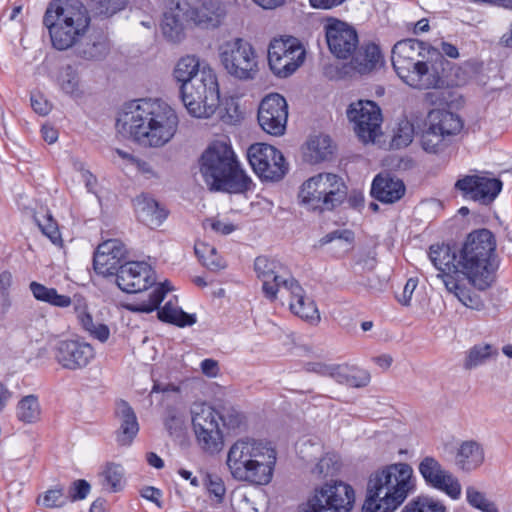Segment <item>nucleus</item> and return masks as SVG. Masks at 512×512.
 Instances as JSON below:
<instances>
[{"instance_id":"20","label":"nucleus","mask_w":512,"mask_h":512,"mask_svg":"<svg viewBox=\"0 0 512 512\" xmlns=\"http://www.w3.org/2000/svg\"><path fill=\"white\" fill-rule=\"evenodd\" d=\"M325 37L330 52L339 59H347L358 48L359 39L354 27L331 18L325 25Z\"/></svg>"},{"instance_id":"48","label":"nucleus","mask_w":512,"mask_h":512,"mask_svg":"<svg viewBox=\"0 0 512 512\" xmlns=\"http://www.w3.org/2000/svg\"><path fill=\"white\" fill-rule=\"evenodd\" d=\"M468 503L483 512H499L494 502L486 498L485 494L469 486L466 489Z\"/></svg>"},{"instance_id":"24","label":"nucleus","mask_w":512,"mask_h":512,"mask_svg":"<svg viewBox=\"0 0 512 512\" xmlns=\"http://www.w3.org/2000/svg\"><path fill=\"white\" fill-rule=\"evenodd\" d=\"M426 43L416 39L398 41L392 48L391 61L399 78L406 74L414 65H417L432 50Z\"/></svg>"},{"instance_id":"34","label":"nucleus","mask_w":512,"mask_h":512,"mask_svg":"<svg viewBox=\"0 0 512 512\" xmlns=\"http://www.w3.org/2000/svg\"><path fill=\"white\" fill-rule=\"evenodd\" d=\"M484 449L480 443L474 440L464 441L455 457V463L463 471L477 469L484 462Z\"/></svg>"},{"instance_id":"47","label":"nucleus","mask_w":512,"mask_h":512,"mask_svg":"<svg viewBox=\"0 0 512 512\" xmlns=\"http://www.w3.org/2000/svg\"><path fill=\"white\" fill-rule=\"evenodd\" d=\"M37 502L45 508H61L68 503V498L64 493V489L57 486L45 491L42 496H39Z\"/></svg>"},{"instance_id":"25","label":"nucleus","mask_w":512,"mask_h":512,"mask_svg":"<svg viewBox=\"0 0 512 512\" xmlns=\"http://www.w3.org/2000/svg\"><path fill=\"white\" fill-rule=\"evenodd\" d=\"M153 270L145 262L129 261L120 266L116 275L118 287L127 293H137L151 286L155 278Z\"/></svg>"},{"instance_id":"35","label":"nucleus","mask_w":512,"mask_h":512,"mask_svg":"<svg viewBox=\"0 0 512 512\" xmlns=\"http://www.w3.org/2000/svg\"><path fill=\"white\" fill-rule=\"evenodd\" d=\"M334 147L328 135L319 134L310 137L304 156L312 164L327 160L333 154Z\"/></svg>"},{"instance_id":"63","label":"nucleus","mask_w":512,"mask_h":512,"mask_svg":"<svg viewBox=\"0 0 512 512\" xmlns=\"http://www.w3.org/2000/svg\"><path fill=\"white\" fill-rule=\"evenodd\" d=\"M417 284H418V281L414 278H410L407 280V282L404 286V289H403L402 296L398 299L402 305L408 306L410 304L412 294H413L414 290L416 289Z\"/></svg>"},{"instance_id":"50","label":"nucleus","mask_w":512,"mask_h":512,"mask_svg":"<svg viewBox=\"0 0 512 512\" xmlns=\"http://www.w3.org/2000/svg\"><path fill=\"white\" fill-rule=\"evenodd\" d=\"M108 44L105 39H99L93 42H87L85 46L78 51V54L88 60H98L108 53Z\"/></svg>"},{"instance_id":"18","label":"nucleus","mask_w":512,"mask_h":512,"mask_svg":"<svg viewBox=\"0 0 512 512\" xmlns=\"http://www.w3.org/2000/svg\"><path fill=\"white\" fill-rule=\"evenodd\" d=\"M257 277L262 281V291L267 299L274 301L279 292L294 279L288 268L275 258L258 256L254 261Z\"/></svg>"},{"instance_id":"8","label":"nucleus","mask_w":512,"mask_h":512,"mask_svg":"<svg viewBox=\"0 0 512 512\" xmlns=\"http://www.w3.org/2000/svg\"><path fill=\"white\" fill-rule=\"evenodd\" d=\"M347 197V187L334 173H319L306 180L299 191L303 204L318 212L332 211Z\"/></svg>"},{"instance_id":"17","label":"nucleus","mask_w":512,"mask_h":512,"mask_svg":"<svg viewBox=\"0 0 512 512\" xmlns=\"http://www.w3.org/2000/svg\"><path fill=\"white\" fill-rule=\"evenodd\" d=\"M444 59L436 50H428V57L423 58L413 69H410L400 79L418 90L438 89L444 86L445 81L441 75Z\"/></svg>"},{"instance_id":"59","label":"nucleus","mask_w":512,"mask_h":512,"mask_svg":"<svg viewBox=\"0 0 512 512\" xmlns=\"http://www.w3.org/2000/svg\"><path fill=\"white\" fill-rule=\"evenodd\" d=\"M336 239L344 240L348 244H351L354 240V234L352 231L344 229V230H335L328 234H326L321 240V244L330 243Z\"/></svg>"},{"instance_id":"33","label":"nucleus","mask_w":512,"mask_h":512,"mask_svg":"<svg viewBox=\"0 0 512 512\" xmlns=\"http://www.w3.org/2000/svg\"><path fill=\"white\" fill-rule=\"evenodd\" d=\"M171 5H175L171 15L167 13L164 16L162 22V31L165 37L169 40L176 42L181 39L182 36V20L188 19L186 7L189 3L186 0H172Z\"/></svg>"},{"instance_id":"32","label":"nucleus","mask_w":512,"mask_h":512,"mask_svg":"<svg viewBox=\"0 0 512 512\" xmlns=\"http://www.w3.org/2000/svg\"><path fill=\"white\" fill-rule=\"evenodd\" d=\"M351 65L360 74H366L376 69L383 62L379 46L374 43H367L355 51Z\"/></svg>"},{"instance_id":"9","label":"nucleus","mask_w":512,"mask_h":512,"mask_svg":"<svg viewBox=\"0 0 512 512\" xmlns=\"http://www.w3.org/2000/svg\"><path fill=\"white\" fill-rule=\"evenodd\" d=\"M30 290L37 300L50 305L61 308L73 305L74 314L82 329L101 342L108 340L110 336L108 326L102 323H94L87 301L82 296L74 295L73 298H70L67 295L58 294L55 288L46 287L36 281L30 283Z\"/></svg>"},{"instance_id":"21","label":"nucleus","mask_w":512,"mask_h":512,"mask_svg":"<svg viewBox=\"0 0 512 512\" xmlns=\"http://www.w3.org/2000/svg\"><path fill=\"white\" fill-rule=\"evenodd\" d=\"M502 185V181L496 178L466 175L456 181L455 189L465 198L487 205L495 200L502 190Z\"/></svg>"},{"instance_id":"45","label":"nucleus","mask_w":512,"mask_h":512,"mask_svg":"<svg viewBox=\"0 0 512 512\" xmlns=\"http://www.w3.org/2000/svg\"><path fill=\"white\" fill-rule=\"evenodd\" d=\"M418 133L413 123L406 118L402 119L392 138V146L395 148L407 147L412 142L414 134Z\"/></svg>"},{"instance_id":"64","label":"nucleus","mask_w":512,"mask_h":512,"mask_svg":"<svg viewBox=\"0 0 512 512\" xmlns=\"http://www.w3.org/2000/svg\"><path fill=\"white\" fill-rule=\"evenodd\" d=\"M200 367L202 373L207 377L214 378L219 374V365L218 362L214 359H204L201 362Z\"/></svg>"},{"instance_id":"44","label":"nucleus","mask_w":512,"mask_h":512,"mask_svg":"<svg viewBox=\"0 0 512 512\" xmlns=\"http://www.w3.org/2000/svg\"><path fill=\"white\" fill-rule=\"evenodd\" d=\"M34 221L38 225L41 232L50 239V241L55 245L62 244L61 234L58 228L57 222L53 219L52 215L48 212L46 213H36L34 215Z\"/></svg>"},{"instance_id":"6","label":"nucleus","mask_w":512,"mask_h":512,"mask_svg":"<svg viewBox=\"0 0 512 512\" xmlns=\"http://www.w3.org/2000/svg\"><path fill=\"white\" fill-rule=\"evenodd\" d=\"M495 251V236L485 228L470 232L459 249L463 277L478 290L483 291L494 282Z\"/></svg>"},{"instance_id":"30","label":"nucleus","mask_w":512,"mask_h":512,"mask_svg":"<svg viewBox=\"0 0 512 512\" xmlns=\"http://www.w3.org/2000/svg\"><path fill=\"white\" fill-rule=\"evenodd\" d=\"M406 188L402 180L390 174L377 175L371 186V195L382 203H395L405 194Z\"/></svg>"},{"instance_id":"7","label":"nucleus","mask_w":512,"mask_h":512,"mask_svg":"<svg viewBox=\"0 0 512 512\" xmlns=\"http://www.w3.org/2000/svg\"><path fill=\"white\" fill-rule=\"evenodd\" d=\"M89 23L88 11L78 0L50 4L43 18V24L49 30L52 45L57 50L72 47L86 32Z\"/></svg>"},{"instance_id":"4","label":"nucleus","mask_w":512,"mask_h":512,"mask_svg":"<svg viewBox=\"0 0 512 512\" xmlns=\"http://www.w3.org/2000/svg\"><path fill=\"white\" fill-rule=\"evenodd\" d=\"M276 451L269 443L244 437L230 447L227 466L232 476L256 485L268 484L273 476Z\"/></svg>"},{"instance_id":"40","label":"nucleus","mask_w":512,"mask_h":512,"mask_svg":"<svg viewBox=\"0 0 512 512\" xmlns=\"http://www.w3.org/2000/svg\"><path fill=\"white\" fill-rule=\"evenodd\" d=\"M497 354V349L490 344L474 345L467 351L463 367L466 370L475 369L497 356Z\"/></svg>"},{"instance_id":"28","label":"nucleus","mask_w":512,"mask_h":512,"mask_svg":"<svg viewBox=\"0 0 512 512\" xmlns=\"http://www.w3.org/2000/svg\"><path fill=\"white\" fill-rule=\"evenodd\" d=\"M284 291L290 297L289 307L292 313L312 324L320 321V314L315 302L306 296L304 289L295 278L286 286Z\"/></svg>"},{"instance_id":"10","label":"nucleus","mask_w":512,"mask_h":512,"mask_svg":"<svg viewBox=\"0 0 512 512\" xmlns=\"http://www.w3.org/2000/svg\"><path fill=\"white\" fill-rule=\"evenodd\" d=\"M463 128L461 118L447 110H432L428 113L420 133V144L427 153L437 154L448 146V138Z\"/></svg>"},{"instance_id":"27","label":"nucleus","mask_w":512,"mask_h":512,"mask_svg":"<svg viewBox=\"0 0 512 512\" xmlns=\"http://www.w3.org/2000/svg\"><path fill=\"white\" fill-rule=\"evenodd\" d=\"M428 256L434 267L439 271L437 277L444 284H446V278L463 276L459 249L444 243L434 244L430 246Z\"/></svg>"},{"instance_id":"39","label":"nucleus","mask_w":512,"mask_h":512,"mask_svg":"<svg viewBox=\"0 0 512 512\" xmlns=\"http://www.w3.org/2000/svg\"><path fill=\"white\" fill-rule=\"evenodd\" d=\"M158 318L163 322L179 327L191 326L196 322L194 315L184 312L172 300H169L161 309H158Z\"/></svg>"},{"instance_id":"19","label":"nucleus","mask_w":512,"mask_h":512,"mask_svg":"<svg viewBox=\"0 0 512 512\" xmlns=\"http://www.w3.org/2000/svg\"><path fill=\"white\" fill-rule=\"evenodd\" d=\"M258 123L261 128L273 136L284 134L288 119V105L278 93L267 95L258 108Z\"/></svg>"},{"instance_id":"57","label":"nucleus","mask_w":512,"mask_h":512,"mask_svg":"<svg viewBox=\"0 0 512 512\" xmlns=\"http://www.w3.org/2000/svg\"><path fill=\"white\" fill-rule=\"evenodd\" d=\"M62 90L70 95H76L78 92L79 80L77 74L71 67H67L60 80Z\"/></svg>"},{"instance_id":"3","label":"nucleus","mask_w":512,"mask_h":512,"mask_svg":"<svg viewBox=\"0 0 512 512\" xmlns=\"http://www.w3.org/2000/svg\"><path fill=\"white\" fill-rule=\"evenodd\" d=\"M414 489L415 481L410 465H387L370 475L362 512H394Z\"/></svg>"},{"instance_id":"42","label":"nucleus","mask_w":512,"mask_h":512,"mask_svg":"<svg viewBox=\"0 0 512 512\" xmlns=\"http://www.w3.org/2000/svg\"><path fill=\"white\" fill-rule=\"evenodd\" d=\"M41 409L38 398L35 395L23 397L17 404L16 416L19 421L31 424L40 419Z\"/></svg>"},{"instance_id":"62","label":"nucleus","mask_w":512,"mask_h":512,"mask_svg":"<svg viewBox=\"0 0 512 512\" xmlns=\"http://www.w3.org/2000/svg\"><path fill=\"white\" fill-rule=\"evenodd\" d=\"M132 165L148 179L156 176L153 166L145 160L139 158L132 159Z\"/></svg>"},{"instance_id":"22","label":"nucleus","mask_w":512,"mask_h":512,"mask_svg":"<svg viewBox=\"0 0 512 512\" xmlns=\"http://www.w3.org/2000/svg\"><path fill=\"white\" fill-rule=\"evenodd\" d=\"M418 469L425 482L433 488L445 492L452 499H458L461 496V484L458 479L445 470L434 457H424Z\"/></svg>"},{"instance_id":"26","label":"nucleus","mask_w":512,"mask_h":512,"mask_svg":"<svg viewBox=\"0 0 512 512\" xmlns=\"http://www.w3.org/2000/svg\"><path fill=\"white\" fill-rule=\"evenodd\" d=\"M126 258L127 249L120 240H106L98 245L94 253V270L104 276L115 275Z\"/></svg>"},{"instance_id":"23","label":"nucleus","mask_w":512,"mask_h":512,"mask_svg":"<svg viewBox=\"0 0 512 512\" xmlns=\"http://www.w3.org/2000/svg\"><path fill=\"white\" fill-rule=\"evenodd\" d=\"M54 356L62 368L78 370L85 368L94 358V348L79 340H60L54 348Z\"/></svg>"},{"instance_id":"2","label":"nucleus","mask_w":512,"mask_h":512,"mask_svg":"<svg viewBox=\"0 0 512 512\" xmlns=\"http://www.w3.org/2000/svg\"><path fill=\"white\" fill-rule=\"evenodd\" d=\"M173 75L181 83L182 102L191 116L209 118L216 112L219 106V85L211 68L200 69L199 60L188 55L177 62Z\"/></svg>"},{"instance_id":"55","label":"nucleus","mask_w":512,"mask_h":512,"mask_svg":"<svg viewBox=\"0 0 512 512\" xmlns=\"http://www.w3.org/2000/svg\"><path fill=\"white\" fill-rule=\"evenodd\" d=\"M164 425L170 435L179 436L184 426V419L175 409L168 408L166 411Z\"/></svg>"},{"instance_id":"61","label":"nucleus","mask_w":512,"mask_h":512,"mask_svg":"<svg viewBox=\"0 0 512 512\" xmlns=\"http://www.w3.org/2000/svg\"><path fill=\"white\" fill-rule=\"evenodd\" d=\"M333 364H326L322 362H309L305 365L308 372H313L321 376L330 377Z\"/></svg>"},{"instance_id":"60","label":"nucleus","mask_w":512,"mask_h":512,"mask_svg":"<svg viewBox=\"0 0 512 512\" xmlns=\"http://www.w3.org/2000/svg\"><path fill=\"white\" fill-rule=\"evenodd\" d=\"M31 106L40 115H47L51 109L49 102L40 94H32Z\"/></svg>"},{"instance_id":"14","label":"nucleus","mask_w":512,"mask_h":512,"mask_svg":"<svg viewBox=\"0 0 512 512\" xmlns=\"http://www.w3.org/2000/svg\"><path fill=\"white\" fill-rule=\"evenodd\" d=\"M248 161L262 181L278 182L286 174L288 167L282 153L266 143H255L247 152Z\"/></svg>"},{"instance_id":"16","label":"nucleus","mask_w":512,"mask_h":512,"mask_svg":"<svg viewBox=\"0 0 512 512\" xmlns=\"http://www.w3.org/2000/svg\"><path fill=\"white\" fill-rule=\"evenodd\" d=\"M192 425L199 445L207 452L221 449L222 436L219 429V413L204 403H195L191 409Z\"/></svg>"},{"instance_id":"58","label":"nucleus","mask_w":512,"mask_h":512,"mask_svg":"<svg viewBox=\"0 0 512 512\" xmlns=\"http://www.w3.org/2000/svg\"><path fill=\"white\" fill-rule=\"evenodd\" d=\"M296 451L301 459L310 462L317 458V454L320 452V446L311 443L309 440H303L296 444Z\"/></svg>"},{"instance_id":"41","label":"nucleus","mask_w":512,"mask_h":512,"mask_svg":"<svg viewBox=\"0 0 512 512\" xmlns=\"http://www.w3.org/2000/svg\"><path fill=\"white\" fill-rule=\"evenodd\" d=\"M172 288L168 282L158 285L153 292L148 295L147 299H142L128 306L129 310L133 312L150 313L159 308L160 303L165 298V295Z\"/></svg>"},{"instance_id":"51","label":"nucleus","mask_w":512,"mask_h":512,"mask_svg":"<svg viewBox=\"0 0 512 512\" xmlns=\"http://www.w3.org/2000/svg\"><path fill=\"white\" fill-rule=\"evenodd\" d=\"M339 470L338 459L335 455H326L319 459L312 473L318 477L333 476Z\"/></svg>"},{"instance_id":"56","label":"nucleus","mask_w":512,"mask_h":512,"mask_svg":"<svg viewBox=\"0 0 512 512\" xmlns=\"http://www.w3.org/2000/svg\"><path fill=\"white\" fill-rule=\"evenodd\" d=\"M90 489V484L84 479H78L73 481L66 495L68 501L75 502L85 499L89 494Z\"/></svg>"},{"instance_id":"36","label":"nucleus","mask_w":512,"mask_h":512,"mask_svg":"<svg viewBox=\"0 0 512 512\" xmlns=\"http://www.w3.org/2000/svg\"><path fill=\"white\" fill-rule=\"evenodd\" d=\"M187 18L193 20L197 24H206L207 26L216 27L223 15V10L217 2L209 1L202 3L201 6L190 8L186 7Z\"/></svg>"},{"instance_id":"12","label":"nucleus","mask_w":512,"mask_h":512,"mask_svg":"<svg viewBox=\"0 0 512 512\" xmlns=\"http://www.w3.org/2000/svg\"><path fill=\"white\" fill-rule=\"evenodd\" d=\"M355 500L351 486L339 481L316 488L300 512H350Z\"/></svg>"},{"instance_id":"38","label":"nucleus","mask_w":512,"mask_h":512,"mask_svg":"<svg viewBox=\"0 0 512 512\" xmlns=\"http://www.w3.org/2000/svg\"><path fill=\"white\" fill-rule=\"evenodd\" d=\"M444 284L446 290L453 294L463 305L472 309H480L482 303L477 295H472L464 286L463 281L466 277L446 278Z\"/></svg>"},{"instance_id":"52","label":"nucleus","mask_w":512,"mask_h":512,"mask_svg":"<svg viewBox=\"0 0 512 512\" xmlns=\"http://www.w3.org/2000/svg\"><path fill=\"white\" fill-rule=\"evenodd\" d=\"M219 419L228 429H238L245 425V416L234 407H224Z\"/></svg>"},{"instance_id":"49","label":"nucleus","mask_w":512,"mask_h":512,"mask_svg":"<svg viewBox=\"0 0 512 512\" xmlns=\"http://www.w3.org/2000/svg\"><path fill=\"white\" fill-rule=\"evenodd\" d=\"M220 119L229 125H234L242 119V113L234 98L226 99L223 106H218Z\"/></svg>"},{"instance_id":"11","label":"nucleus","mask_w":512,"mask_h":512,"mask_svg":"<svg viewBox=\"0 0 512 512\" xmlns=\"http://www.w3.org/2000/svg\"><path fill=\"white\" fill-rule=\"evenodd\" d=\"M219 57L226 72L236 79L250 80L257 73L256 52L249 42L241 38L223 43L219 48Z\"/></svg>"},{"instance_id":"1","label":"nucleus","mask_w":512,"mask_h":512,"mask_svg":"<svg viewBox=\"0 0 512 512\" xmlns=\"http://www.w3.org/2000/svg\"><path fill=\"white\" fill-rule=\"evenodd\" d=\"M179 126L176 111L158 99H139L128 104L117 119L116 129L143 146L160 148L169 143Z\"/></svg>"},{"instance_id":"37","label":"nucleus","mask_w":512,"mask_h":512,"mask_svg":"<svg viewBox=\"0 0 512 512\" xmlns=\"http://www.w3.org/2000/svg\"><path fill=\"white\" fill-rule=\"evenodd\" d=\"M100 484L103 489L111 493L123 490L125 486V471L121 464L108 462L99 473Z\"/></svg>"},{"instance_id":"29","label":"nucleus","mask_w":512,"mask_h":512,"mask_svg":"<svg viewBox=\"0 0 512 512\" xmlns=\"http://www.w3.org/2000/svg\"><path fill=\"white\" fill-rule=\"evenodd\" d=\"M115 417L118 425L115 431L118 445H131L139 432V423L133 408L128 402L119 400L116 403Z\"/></svg>"},{"instance_id":"15","label":"nucleus","mask_w":512,"mask_h":512,"mask_svg":"<svg viewBox=\"0 0 512 512\" xmlns=\"http://www.w3.org/2000/svg\"><path fill=\"white\" fill-rule=\"evenodd\" d=\"M347 118L363 143H374L381 134L382 113L380 107L370 100H358L349 105Z\"/></svg>"},{"instance_id":"13","label":"nucleus","mask_w":512,"mask_h":512,"mask_svg":"<svg viewBox=\"0 0 512 512\" xmlns=\"http://www.w3.org/2000/svg\"><path fill=\"white\" fill-rule=\"evenodd\" d=\"M306 51L298 39H274L268 48V63L272 72L282 78L293 74L304 62Z\"/></svg>"},{"instance_id":"31","label":"nucleus","mask_w":512,"mask_h":512,"mask_svg":"<svg viewBox=\"0 0 512 512\" xmlns=\"http://www.w3.org/2000/svg\"><path fill=\"white\" fill-rule=\"evenodd\" d=\"M134 207L138 219L151 228L160 226L167 218V210L152 197L142 194L135 198Z\"/></svg>"},{"instance_id":"53","label":"nucleus","mask_w":512,"mask_h":512,"mask_svg":"<svg viewBox=\"0 0 512 512\" xmlns=\"http://www.w3.org/2000/svg\"><path fill=\"white\" fill-rule=\"evenodd\" d=\"M370 374L367 370L349 366L345 385L353 388H362L369 384Z\"/></svg>"},{"instance_id":"54","label":"nucleus","mask_w":512,"mask_h":512,"mask_svg":"<svg viewBox=\"0 0 512 512\" xmlns=\"http://www.w3.org/2000/svg\"><path fill=\"white\" fill-rule=\"evenodd\" d=\"M204 484L209 494L215 497L216 502H222L226 492L222 478L216 474L207 473L204 477Z\"/></svg>"},{"instance_id":"46","label":"nucleus","mask_w":512,"mask_h":512,"mask_svg":"<svg viewBox=\"0 0 512 512\" xmlns=\"http://www.w3.org/2000/svg\"><path fill=\"white\" fill-rule=\"evenodd\" d=\"M402 512H445V507L430 497L419 496L411 500Z\"/></svg>"},{"instance_id":"5","label":"nucleus","mask_w":512,"mask_h":512,"mask_svg":"<svg viewBox=\"0 0 512 512\" xmlns=\"http://www.w3.org/2000/svg\"><path fill=\"white\" fill-rule=\"evenodd\" d=\"M200 171L211 191L243 194L252 187V180L240 168L230 145L213 142L201 157Z\"/></svg>"},{"instance_id":"43","label":"nucleus","mask_w":512,"mask_h":512,"mask_svg":"<svg viewBox=\"0 0 512 512\" xmlns=\"http://www.w3.org/2000/svg\"><path fill=\"white\" fill-rule=\"evenodd\" d=\"M194 251L202 264L212 271H217L225 267L222 258L218 255L215 247L204 243L197 242Z\"/></svg>"}]
</instances>
